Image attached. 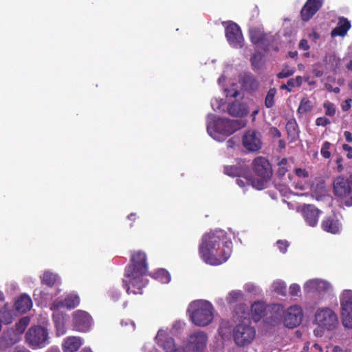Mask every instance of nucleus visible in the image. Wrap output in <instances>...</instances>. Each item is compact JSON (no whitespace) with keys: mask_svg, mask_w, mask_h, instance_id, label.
<instances>
[{"mask_svg":"<svg viewBox=\"0 0 352 352\" xmlns=\"http://www.w3.org/2000/svg\"><path fill=\"white\" fill-rule=\"evenodd\" d=\"M232 243L227 232L214 230L202 236L199 253L204 261L212 265L225 263L232 252Z\"/></svg>","mask_w":352,"mask_h":352,"instance_id":"1","label":"nucleus"},{"mask_svg":"<svg viewBox=\"0 0 352 352\" xmlns=\"http://www.w3.org/2000/svg\"><path fill=\"white\" fill-rule=\"evenodd\" d=\"M148 272V263L146 254L138 250L131 254V263L125 268L123 287L128 294H142V289L147 285V280L144 278Z\"/></svg>","mask_w":352,"mask_h":352,"instance_id":"2","label":"nucleus"},{"mask_svg":"<svg viewBox=\"0 0 352 352\" xmlns=\"http://www.w3.org/2000/svg\"><path fill=\"white\" fill-rule=\"evenodd\" d=\"M212 305L206 300L192 302L188 309L192 322L197 326L205 327L213 320Z\"/></svg>","mask_w":352,"mask_h":352,"instance_id":"3","label":"nucleus"},{"mask_svg":"<svg viewBox=\"0 0 352 352\" xmlns=\"http://www.w3.org/2000/svg\"><path fill=\"white\" fill-rule=\"evenodd\" d=\"M25 342L32 349L45 347L50 344L47 329L41 325L31 327L25 335Z\"/></svg>","mask_w":352,"mask_h":352,"instance_id":"4","label":"nucleus"},{"mask_svg":"<svg viewBox=\"0 0 352 352\" xmlns=\"http://www.w3.org/2000/svg\"><path fill=\"white\" fill-rule=\"evenodd\" d=\"M316 324L327 331H333L338 325L339 321L337 314L329 307L319 308L314 316Z\"/></svg>","mask_w":352,"mask_h":352,"instance_id":"5","label":"nucleus"},{"mask_svg":"<svg viewBox=\"0 0 352 352\" xmlns=\"http://www.w3.org/2000/svg\"><path fill=\"white\" fill-rule=\"evenodd\" d=\"M256 336L255 329L245 323L237 324L233 330V338L239 346H248L252 342Z\"/></svg>","mask_w":352,"mask_h":352,"instance_id":"6","label":"nucleus"},{"mask_svg":"<svg viewBox=\"0 0 352 352\" xmlns=\"http://www.w3.org/2000/svg\"><path fill=\"white\" fill-rule=\"evenodd\" d=\"M252 166L256 175L261 177V180L258 181V188L261 189L264 186V183L266 182L272 175L271 164L265 157L258 156L254 159Z\"/></svg>","mask_w":352,"mask_h":352,"instance_id":"7","label":"nucleus"},{"mask_svg":"<svg viewBox=\"0 0 352 352\" xmlns=\"http://www.w3.org/2000/svg\"><path fill=\"white\" fill-rule=\"evenodd\" d=\"M343 325L352 328V290H344L340 297Z\"/></svg>","mask_w":352,"mask_h":352,"instance_id":"8","label":"nucleus"},{"mask_svg":"<svg viewBox=\"0 0 352 352\" xmlns=\"http://www.w3.org/2000/svg\"><path fill=\"white\" fill-rule=\"evenodd\" d=\"M241 120L228 118H219L214 122L215 131L225 136H229L244 126Z\"/></svg>","mask_w":352,"mask_h":352,"instance_id":"9","label":"nucleus"},{"mask_svg":"<svg viewBox=\"0 0 352 352\" xmlns=\"http://www.w3.org/2000/svg\"><path fill=\"white\" fill-rule=\"evenodd\" d=\"M74 329L80 332L88 331L92 324L91 316L85 311L76 310L72 314Z\"/></svg>","mask_w":352,"mask_h":352,"instance_id":"10","label":"nucleus"},{"mask_svg":"<svg viewBox=\"0 0 352 352\" xmlns=\"http://www.w3.org/2000/svg\"><path fill=\"white\" fill-rule=\"evenodd\" d=\"M208 336L203 331H197L188 336L186 347L192 352H202L206 346Z\"/></svg>","mask_w":352,"mask_h":352,"instance_id":"11","label":"nucleus"},{"mask_svg":"<svg viewBox=\"0 0 352 352\" xmlns=\"http://www.w3.org/2000/svg\"><path fill=\"white\" fill-rule=\"evenodd\" d=\"M226 37L234 47L239 48L243 46V37L240 27L234 22H230L225 29Z\"/></svg>","mask_w":352,"mask_h":352,"instance_id":"12","label":"nucleus"},{"mask_svg":"<svg viewBox=\"0 0 352 352\" xmlns=\"http://www.w3.org/2000/svg\"><path fill=\"white\" fill-rule=\"evenodd\" d=\"M261 134L255 130L247 131L242 138L243 146L250 152H255L261 148Z\"/></svg>","mask_w":352,"mask_h":352,"instance_id":"13","label":"nucleus"},{"mask_svg":"<svg viewBox=\"0 0 352 352\" xmlns=\"http://www.w3.org/2000/svg\"><path fill=\"white\" fill-rule=\"evenodd\" d=\"M302 316V309L298 305L291 306L285 315L284 324L289 329H293L301 323Z\"/></svg>","mask_w":352,"mask_h":352,"instance_id":"14","label":"nucleus"},{"mask_svg":"<svg viewBox=\"0 0 352 352\" xmlns=\"http://www.w3.org/2000/svg\"><path fill=\"white\" fill-rule=\"evenodd\" d=\"M250 38L251 42L261 47L265 52L270 51V40L267 34L263 31L254 28L249 30Z\"/></svg>","mask_w":352,"mask_h":352,"instance_id":"15","label":"nucleus"},{"mask_svg":"<svg viewBox=\"0 0 352 352\" xmlns=\"http://www.w3.org/2000/svg\"><path fill=\"white\" fill-rule=\"evenodd\" d=\"M323 0H307L300 11V16L303 21H309L322 7Z\"/></svg>","mask_w":352,"mask_h":352,"instance_id":"16","label":"nucleus"},{"mask_svg":"<svg viewBox=\"0 0 352 352\" xmlns=\"http://www.w3.org/2000/svg\"><path fill=\"white\" fill-rule=\"evenodd\" d=\"M302 213L306 223L311 227H315L318 221L321 211L314 205L306 204L302 208Z\"/></svg>","mask_w":352,"mask_h":352,"instance_id":"17","label":"nucleus"},{"mask_svg":"<svg viewBox=\"0 0 352 352\" xmlns=\"http://www.w3.org/2000/svg\"><path fill=\"white\" fill-rule=\"evenodd\" d=\"M241 87L248 92H255L258 89L259 82L251 73L243 74L239 79Z\"/></svg>","mask_w":352,"mask_h":352,"instance_id":"18","label":"nucleus"},{"mask_svg":"<svg viewBox=\"0 0 352 352\" xmlns=\"http://www.w3.org/2000/svg\"><path fill=\"white\" fill-rule=\"evenodd\" d=\"M321 228L326 232L337 234L340 231V223L335 215L328 216L322 221Z\"/></svg>","mask_w":352,"mask_h":352,"instance_id":"19","label":"nucleus"},{"mask_svg":"<svg viewBox=\"0 0 352 352\" xmlns=\"http://www.w3.org/2000/svg\"><path fill=\"white\" fill-rule=\"evenodd\" d=\"M351 188L348 179L342 177H338L333 182V190L336 196L345 199L349 195Z\"/></svg>","mask_w":352,"mask_h":352,"instance_id":"20","label":"nucleus"},{"mask_svg":"<svg viewBox=\"0 0 352 352\" xmlns=\"http://www.w3.org/2000/svg\"><path fill=\"white\" fill-rule=\"evenodd\" d=\"M82 345L80 337L68 336L63 340L62 349L63 352H76Z\"/></svg>","mask_w":352,"mask_h":352,"instance_id":"21","label":"nucleus"},{"mask_svg":"<svg viewBox=\"0 0 352 352\" xmlns=\"http://www.w3.org/2000/svg\"><path fill=\"white\" fill-rule=\"evenodd\" d=\"M351 27L350 21L346 18L340 16L338 18L337 26L332 30L331 35L332 37L338 36H344L346 34Z\"/></svg>","mask_w":352,"mask_h":352,"instance_id":"22","label":"nucleus"},{"mask_svg":"<svg viewBox=\"0 0 352 352\" xmlns=\"http://www.w3.org/2000/svg\"><path fill=\"white\" fill-rule=\"evenodd\" d=\"M52 320L54 323L56 336H63L66 333L64 314L60 311H54L52 314Z\"/></svg>","mask_w":352,"mask_h":352,"instance_id":"23","label":"nucleus"},{"mask_svg":"<svg viewBox=\"0 0 352 352\" xmlns=\"http://www.w3.org/2000/svg\"><path fill=\"white\" fill-rule=\"evenodd\" d=\"M32 305V300L27 294L21 295L14 303L16 310L21 313H26L28 311L31 309Z\"/></svg>","mask_w":352,"mask_h":352,"instance_id":"24","label":"nucleus"},{"mask_svg":"<svg viewBox=\"0 0 352 352\" xmlns=\"http://www.w3.org/2000/svg\"><path fill=\"white\" fill-rule=\"evenodd\" d=\"M266 305L264 302L257 301L251 306L252 317L254 321H259L265 315Z\"/></svg>","mask_w":352,"mask_h":352,"instance_id":"25","label":"nucleus"},{"mask_svg":"<svg viewBox=\"0 0 352 352\" xmlns=\"http://www.w3.org/2000/svg\"><path fill=\"white\" fill-rule=\"evenodd\" d=\"M228 113L233 117H243L248 113L245 107L240 102H232L228 106Z\"/></svg>","mask_w":352,"mask_h":352,"instance_id":"26","label":"nucleus"},{"mask_svg":"<svg viewBox=\"0 0 352 352\" xmlns=\"http://www.w3.org/2000/svg\"><path fill=\"white\" fill-rule=\"evenodd\" d=\"M314 108L312 102L307 98H303L300 102L299 107L297 109V113L299 115H304L311 112Z\"/></svg>","mask_w":352,"mask_h":352,"instance_id":"27","label":"nucleus"},{"mask_svg":"<svg viewBox=\"0 0 352 352\" xmlns=\"http://www.w3.org/2000/svg\"><path fill=\"white\" fill-rule=\"evenodd\" d=\"M65 307L68 309H73L80 304V298L77 294H69L64 298Z\"/></svg>","mask_w":352,"mask_h":352,"instance_id":"28","label":"nucleus"},{"mask_svg":"<svg viewBox=\"0 0 352 352\" xmlns=\"http://www.w3.org/2000/svg\"><path fill=\"white\" fill-rule=\"evenodd\" d=\"M163 348L166 352H184L180 346L175 344L174 339L171 337L166 338L163 342Z\"/></svg>","mask_w":352,"mask_h":352,"instance_id":"29","label":"nucleus"},{"mask_svg":"<svg viewBox=\"0 0 352 352\" xmlns=\"http://www.w3.org/2000/svg\"><path fill=\"white\" fill-rule=\"evenodd\" d=\"M250 63L254 70L261 69L265 63L263 55L261 52L254 53L251 56Z\"/></svg>","mask_w":352,"mask_h":352,"instance_id":"30","label":"nucleus"},{"mask_svg":"<svg viewBox=\"0 0 352 352\" xmlns=\"http://www.w3.org/2000/svg\"><path fill=\"white\" fill-rule=\"evenodd\" d=\"M57 279L56 274L50 272H45L41 277V283L49 287H52L56 283Z\"/></svg>","mask_w":352,"mask_h":352,"instance_id":"31","label":"nucleus"},{"mask_svg":"<svg viewBox=\"0 0 352 352\" xmlns=\"http://www.w3.org/2000/svg\"><path fill=\"white\" fill-rule=\"evenodd\" d=\"M13 320L12 311L7 308V305L0 310V324H8Z\"/></svg>","mask_w":352,"mask_h":352,"instance_id":"32","label":"nucleus"},{"mask_svg":"<svg viewBox=\"0 0 352 352\" xmlns=\"http://www.w3.org/2000/svg\"><path fill=\"white\" fill-rule=\"evenodd\" d=\"M243 168L241 165H232L224 167V173L230 177H240L243 173Z\"/></svg>","mask_w":352,"mask_h":352,"instance_id":"33","label":"nucleus"},{"mask_svg":"<svg viewBox=\"0 0 352 352\" xmlns=\"http://www.w3.org/2000/svg\"><path fill=\"white\" fill-rule=\"evenodd\" d=\"M277 94L276 88H270L265 98V106L267 109L272 108L275 104V96Z\"/></svg>","mask_w":352,"mask_h":352,"instance_id":"34","label":"nucleus"},{"mask_svg":"<svg viewBox=\"0 0 352 352\" xmlns=\"http://www.w3.org/2000/svg\"><path fill=\"white\" fill-rule=\"evenodd\" d=\"M155 279L158 280L162 283H168L170 280V276L169 273L164 269H160L156 271L153 275Z\"/></svg>","mask_w":352,"mask_h":352,"instance_id":"35","label":"nucleus"},{"mask_svg":"<svg viewBox=\"0 0 352 352\" xmlns=\"http://www.w3.org/2000/svg\"><path fill=\"white\" fill-rule=\"evenodd\" d=\"M30 323V319L28 317H24L19 320L15 324L14 332L17 336L21 335L25 331L27 327Z\"/></svg>","mask_w":352,"mask_h":352,"instance_id":"36","label":"nucleus"},{"mask_svg":"<svg viewBox=\"0 0 352 352\" xmlns=\"http://www.w3.org/2000/svg\"><path fill=\"white\" fill-rule=\"evenodd\" d=\"M243 294L241 291H231L226 297L228 304H233L243 299Z\"/></svg>","mask_w":352,"mask_h":352,"instance_id":"37","label":"nucleus"},{"mask_svg":"<svg viewBox=\"0 0 352 352\" xmlns=\"http://www.w3.org/2000/svg\"><path fill=\"white\" fill-rule=\"evenodd\" d=\"M286 130L289 136L295 137L298 133V126L295 120H290L286 124Z\"/></svg>","mask_w":352,"mask_h":352,"instance_id":"38","label":"nucleus"},{"mask_svg":"<svg viewBox=\"0 0 352 352\" xmlns=\"http://www.w3.org/2000/svg\"><path fill=\"white\" fill-rule=\"evenodd\" d=\"M273 289L278 294L284 296L286 294V285L283 282H274L273 283Z\"/></svg>","mask_w":352,"mask_h":352,"instance_id":"39","label":"nucleus"},{"mask_svg":"<svg viewBox=\"0 0 352 352\" xmlns=\"http://www.w3.org/2000/svg\"><path fill=\"white\" fill-rule=\"evenodd\" d=\"M330 148H331V144L329 142L326 141L322 144V148L320 150V153L323 157H324L326 159H328L330 157V156H331V153L329 151Z\"/></svg>","mask_w":352,"mask_h":352,"instance_id":"40","label":"nucleus"},{"mask_svg":"<svg viewBox=\"0 0 352 352\" xmlns=\"http://www.w3.org/2000/svg\"><path fill=\"white\" fill-rule=\"evenodd\" d=\"M324 108L325 109V114L329 116H333L336 113V108L333 103L329 102H326L323 104Z\"/></svg>","mask_w":352,"mask_h":352,"instance_id":"41","label":"nucleus"},{"mask_svg":"<svg viewBox=\"0 0 352 352\" xmlns=\"http://www.w3.org/2000/svg\"><path fill=\"white\" fill-rule=\"evenodd\" d=\"M325 62L327 64L328 62L332 61V66L331 68L333 69H336L337 67H339L340 60L336 57V55H329L328 56L325 57Z\"/></svg>","mask_w":352,"mask_h":352,"instance_id":"42","label":"nucleus"},{"mask_svg":"<svg viewBox=\"0 0 352 352\" xmlns=\"http://www.w3.org/2000/svg\"><path fill=\"white\" fill-rule=\"evenodd\" d=\"M63 307H65L64 300H55L50 305V309L55 311Z\"/></svg>","mask_w":352,"mask_h":352,"instance_id":"43","label":"nucleus"},{"mask_svg":"<svg viewBox=\"0 0 352 352\" xmlns=\"http://www.w3.org/2000/svg\"><path fill=\"white\" fill-rule=\"evenodd\" d=\"M294 72H295V69H294L285 68V69H283L281 72H280L277 74V77L278 78H287V77H289V76H292Z\"/></svg>","mask_w":352,"mask_h":352,"instance_id":"44","label":"nucleus"},{"mask_svg":"<svg viewBox=\"0 0 352 352\" xmlns=\"http://www.w3.org/2000/svg\"><path fill=\"white\" fill-rule=\"evenodd\" d=\"M331 121L326 117H319L316 120V124L318 126H326L329 124Z\"/></svg>","mask_w":352,"mask_h":352,"instance_id":"45","label":"nucleus"},{"mask_svg":"<svg viewBox=\"0 0 352 352\" xmlns=\"http://www.w3.org/2000/svg\"><path fill=\"white\" fill-rule=\"evenodd\" d=\"M300 292V287L298 284L293 283L289 287V294L291 296H298Z\"/></svg>","mask_w":352,"mask_h":352,"instance_id":"46","label":"nucleus"},{"mask_svg":"<svg viewBox=\"0 0 352 352\" xmlns=\"http://www.w3.org/2000/svg\"><path fill=\"white\" fill-rule=\"evenodd\" d=\"M276 243L280 251L285 253L289 246L288 242L287 241L278 240Z\"/></svg>","mask_w":352,"mask_h":352,"instance_id":"47","label":"nucleus"},{"mask_svg":"<svg viewBox=\"0 0 352 352\" xmlns=\"http://www.w3.org/2000/svg\"><path fill=\"white\" fill-rule=\"evenodd\" d=\"M294 80H293V78H290L287 80V84L282 85L280 86L281 89H286L287 91L290 92L292 90V88L296 87L294 84Z\"/></svg>","mask_w":352,"mask_h":352,"instance_id":"48","label":"nucleus"},{"mask_svg":"<svg viewBox=\"0 0 352 352\" xmlns=\"http://www.w3.org/2000/svg\"><path fill=\"white\" fill-rule=\"evenodd\" d=\"M296 175L299 177L306 178L308 177L309 173L306 169L297 168L295 169Z\"/></svg>","mask_w":352,"mask_h":352,"instance_id":"49","label":"nucleus"},{"mask_svg":"<svg viewBox=\"0 0 352 352\" xmlns=\"http://www.w3.org/2000/svg\"><path fill=\"white\" fill-rule=\"evenodd\" d=\"M270 133L273 138H278L281 136L280 131L274 126H272L270 129Z\"/></svg>","mask_w":352,"mask_h":352,"instance_id":"50","label":"nucleus"},{"mask_svg":"<svg viewBox=\"0 0 352 352\" xmlns=\"http://www.w3.org/2000/svg\"><path fill=\"white\" fill-rule=\"evenodd\" d=\"M344 204L347 206H352V190L351 188H350L349 191V195H347V197L344 199Z\"/></svg>","mask_w":352,"mask_h":352,"instance_id":"51","label":"nucleus"},{"mask_svg":"<svg viewBox=\"0 0 352 352\" xmlns=\"http://www.w3.org/2000/svg\"><path fill=\"white\" fill-rule=\"evenodd\" d=\"M287 171L288 170L285 166H279L277 170V175L280 178L283 177Z\"/></svg>","mask_w":352,"mask_h":352,"instance_id":"52","label":"nucleus"},{"mask_svg":"<svg viewBox=\"0 0 352 352\" xmlns=\"http://www.w3.org/2000/svg\"><path fill=\"white\" fill-rule=\"evenodd\" d=\"M310 352H323V349L319 344L314 343L310 348Z\"/></svg>","mask_w":352,"mask_h":352,"instance_id":"53","label":"nucleus"},{"mask_svg":"<svg viewBox=\"0 0 352 352\" xmlns=\"http://www.w3.org/2000/svg\"><path fill=\"white\" fill-rule=\"evenodd\" d=\"M299 47L303 50H307L309 49L308 41L306 39H302L299 43Z\"/></svg>","mask_w":352,"mask_h":352,"instance_id":"54","label":"nucleus"},{"mask_svg":"<svg viewBox=\"0 0 352 352\" xmlns=\"http://www.w3.org/2000/svg\"><path fill=\"white\" fill-rule=\"evenodd\" d=\"M336 162L337 164V169L339 172L342 171L343 170V166H342V157H338L336 160Z\"/></svg>","mask_w":352,"mask_h":352,"instance_id":"55","label":"nucleus"},{"mask_svg":"<svg viewBox=\"0 0 352 352\" xmlns=\"http://www.w3.org/2000/svg\"><path fill=\"white\" fill-rule=\"evenodd\" d=\"M13 352H31L29 349L25 346H17L14 348Z\"/></svg>","mask_w":352,"mask_h":352,"instance_id":"56","label":"nucleus"},{"mask_svg":"<svg viewBox=\"0 0 352 352\" xmlns=\"http://www.w3.org/2000/svg\"><path fill=\"white\" fill-rule=\"evenodd\" d=\"M344 137L346 142H352V133L350 131H344Z\"/></svg>","mask_w":352,"mask_h":352,"instance_id":"57","label":"nucleus"},{"mask_svg":"<svg viewBox=\"0 0 352 352\" xmlns=\"http://www.w3.org/2000/svg\"><path fill=\"white\" fill-rule=\"evenodd\" d=\"M293 80H294V82L296 87H300L302 83V77L300 76H298L295 78H293Z\"/></svg>","mask_w":352,"mask_h":352,"instance_id":"58","label":"nucleus"},{"mask_svg":"<svg viewBox=\"0 0 352 352\" xmlns=\"http://www.w3.org/2000/svg\"><path fill=\"white\" fill-rule=\"evenodd\" d=\"M313 287H320V285H324L325 283L318 280H312L309 283Z\"/></svg>","mask_w":352,"mask_h":352,"instance_id":"59","label":"nucleus"},{"mask_svg":"<svg viewBox=\"0 0 352 352\" xmlns=\"http://www.w3.org/2000/svg\"><path fill=\"white\" fill-rule=\"evenodd\" d=\"M351 100H346V104L344 105H342V109L343 111H346L350 109V107H351L350 101Z\"/></svg>","mask_w":352,"mask_h":352,"instance_id":"60","label":"nucleus"},{"mask_svg":"<svg viewBox=\"0 0 352 352\" xmlns=\"http://www.w3.org/2000/svg\"><path fill=\"white\" fill-rule=\"evenodd\" d=\"M45 352H60L57 346H52L50 347Z\"/></svg>","mask_w":352,"mask_h":352,"instance_id":"61","label":"nucleus"},{"mask_svg":"<svg viewBox=\"0 0 352 352\" xmlns=\"http://www.w3.org/2000/svg\"><path fill=\"white\" fill-rule=\"evenodd\" d=\"M287 164V159L286 157H283L278 163V165L279 166H285Z\"/></svg>","mask_w":352,"mask_h":352,"instance_id":"62","label":"nucleus"},{"mask_svg":"<svg viewBox=\"0 0 352 352\" xmlns=\"http://www.w3.org/2000/svg\"><path fill=\"white\" fill-rule=\"evenodd\" d=\"M342 148L343 150L346 151H348V153L351 152L352 153V146H349V144H344L342 145Z\"/></svg>","mask_w":352,"mask_h":352,"instance_id":"63","label":"nucleus"},{"mask_svg":"<svg viewBox=\"0 0 352 352\" xmlns=\"http://www.w3.org/2000/svg\"><path fill=\"white\" fill-rule=\"evenodd\" d=\"M236 184H237L239 186H241V187H244V186H245V182H244V181H243L242 179H236Z\"/></svg>","mask_w":352,"mask_h":352,"instance_id":"64","label":"nucleus"}]
</instances>
